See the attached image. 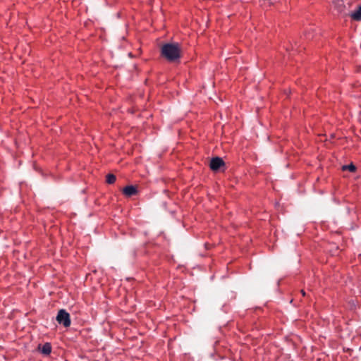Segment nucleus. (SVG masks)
I'll list each match as a JSON object with an SVG mask.
<instances>
[{
    "label": "nucleus",
    "mask_w": 361,
    "mask_h": 361,
    "mask_svg": "<svg viewBox=\"0 0 361 361\" xmlns=\"http://www.w3.org/2000/svg\"><path fill=\"white\" fill-rule=\"evenodd\" d=\"M350 17L355 20H361V6L350 13Z\"/></svg>",
    "instance_id": "5"
},
{
    "label": "nucleus",
    "mask_w": 361,
    "mask_h": 361,
    "mask_svg": "<svg viewBox=\"0 0 361 361\" xmlns=\"http://www.w3.org/2000/svg\"><path fill=\"white\" fill-rule=\"evenodd\" d=\"M51 345L49 343H45L42 348V353L45 355H49L51 353Z\"/></svg>",
    "instance_id": "6"
},
{
    "label": "nucleus",
    "mask_w": 361,
    "mask_h": 361,
    "mask_svg": "<svg viewBox=\"0 0 361 361\" xmlns=\"http://www.w3.org/2000/svg\"><path fill=\"white\" fill-rule=\"evenodd\" d=\"M161 54L169 61H175L180 57V47L178 44H166L161 47Z\"/></svg>",
    "instance_id": "1"
},
{
    "label": "nucleus",
    "mask_w": 361,
    "mask_h": 361,
    "mask_svg": "<svg viewBox=\"0 0 361 361\" xmlns=\"http://www.w3.org/2000/svg\"><path fill=\"white\" fill-rule=\"evenodd\" d=\"M116 180V176L113 174H108L106 176V182L109 184L114 183Z\"/></svg>",
    "instance_id": "7"
},
{
    "label": "nucleus",
    "mask_w": 361,
    "mask_h": 361,
    "mask_svg": "<svg viewBox=\"0 0 361 361\" xmlns=\"http://www.w3.org/2000/svg\"><path fill=\"white\" fill-rule=\"evenodd\" d=\"M301 292H302V294L303 295H305V293L303 290H302Z\"/></svg>",
    "instance_id": "9"
},
{
    "label": "nucleus",
    "mask_w": 361,
    "mask_h": 361,
    "mask_svg": "<svg viewBox=\"0 0 361 361\" xmlns=\"http://www.w3.org/2000/svg\"><path fill=\"white\" fill-rule=\"evenodd\" d=\"M343 170H349L350 171H355V166L353 164L349 165H345L342 167Z\"/></svg>",
    "instance_id": "8"
},
{
    "label": "nucleus",
    "mask_w": 361,
    "mask_h": 361,
    "mask_svg": "<svg viewBox=\"0 0 361 361\" xmlns=\"http://www.w3.org/2000/svg\"><path fill=\"white\" fill-rule=\"evenodd\" d=\"M123 192L126 196L130 197L137 193V188L134 185H128L123 189Z\"/></svg>",
    "instance_id": "4"
},
{
    "label": "nucleus",
    "mask_w": 361,
    "mask_h": 361,
    "mask_svg": "<svg viewBox=\"0 0 361 361\" xmlns=\"http://www.w3.org/2000/svg\"><path fill=\"white\" fill-rule=\"evenodd\" d=\"M56 320L59 323L62 324L66 327L69 326L71 324L70 315L64 310H61L59 312Z\"/></svg>",
    "instance_id": "2"
},
{
    "label": "nucleus",
    "mask_w": 361,
    "mask_h": 361,
    "mask_svg": "<svg viewBox=\"0 0 361 361\" xmlns=\"http://www.w3.org/2000/svg\"><path fill=\"white\" fill-rule=\"evenodd\" d=\"M224 166V161L219 157L213 158L210 161V168L212 170L216 171L221 167Z\"/></svg>",
    "instance_id": "3"
}]
</instances>
